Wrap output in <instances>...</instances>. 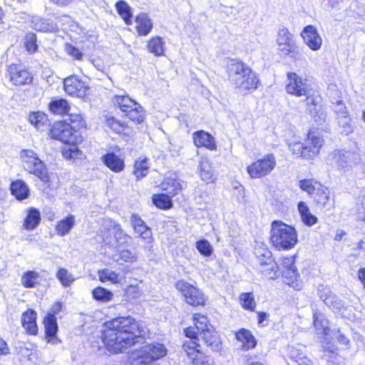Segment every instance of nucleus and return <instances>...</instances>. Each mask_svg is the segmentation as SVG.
I'll list each match as a JSON object with an SVG mask.
<instances>
[{"label": "nucleus", "instance_id": "nucleus-1", "mask_svg": "<svg viewBox=\"0 0 365 365\" xmlns=\"http://www.w3.org/2000/svg\"><path fill=\"white\" fill-rule=\"evenodd\" d=\"M105 325L106 329L103 332L102 339L107 349L119 353L131 349L128 352L133 365H153L155 361L167 353L164 345L159 343L137 347L144 343L148 334L143 322H138L130 316L119 317L107 322Z\"/></svg>", "mask_w": 365, "mask_h": 365}, {"label": "nucleus", "instance_id": "nucleus-2", "mask_svg": "<svg viewBox=\"0 0 365 365\" xmlns=\"http://www.w3.org/2000/svg\"><path fill=\"white\" fill-rule=\"evenodd\" d=\"M271 242L277 250H288L297 243V233L294 227L288 225L280 220L272 223Z\"/></svg>", "mask_w": 365, "mask_h": 365}, {"label": "nucleus", "instance_id": "nucleus-3", "mask_svg": "<svg viewBox=\"0 0 365 365\" xmlns=\"http://www.w3.org/2000/svg\"><path fill=\"white\" fill-rule=\"evenodd\" d=\"M21 157L23 161V166L26 170L35 175L45 183L49 182V176L45 164L33 150H22Z\"/></svg>", "mask_w": 365, "mask_h": 365}, {"label": "nucleus", "instance_id": "nucleus-4", "mask_svg": "<svg viewBox=\"0 0 365 365\" xmlns=\"http://www.w3.org/2000/svg\"><path fill=\"white\" fill-rule=\"evenodd\" d=\"M332 159L337 169L344 173L361 163L360 154L353 150H336L332 153Z\"/></svg>", "mask_w": 365, "mask_h": 365}, {"label": "nucleus", "instance_id": "nucleus-5", "mask_svg": "<svg viewBox=\"0 0 365 365\" xmlns=\"http://www.w3.org/2000/svg\"><path fill=\"white\" fill-rule=\"evenodd\" d=\"M276 165L275 157L273 154H267L263 158L252 163L247 168L252 178H260L269 175Z\"/></svg>", "mask_w": 365, "mask_h": 365}, {"label": "nucleus", "instance_id": "nucleus-6", "mask_svg": "<svg viewBox=\"0 0 365 365\" xmlns=\"http://www.w3.org/2000/svg\"><path fill=\"white\" fill-rule=\"evenodd\" d=\"M175 287L188 304L197 307L205 304V299L203 293L190 283L180 280L176 282Z\"/></svg>", "mask_w": 365, "mask_h": 365}, {"label": "nucleus", "instance_id": "nucleus-7", "mask_svg": "<svg viewBox=\"0 0 365 365\" xmlns=\"http://www.w3.org/2000/svg\"><path fill=\"white\" fill-rule=\"evenodd\" d=\"M7 71L11 82L15 86L29 85L32 83V74L21 65L11 64Z\"/></svg>", "mask_w": 365, "mask_h": 365}, {"label": "nucleus", "instance_id": "nucleus-8", "mask_svg": "<svg viewBox=\"0 0 365 365\" xmlns=\"http://www.w3.org/2000/svg\"><path fill=\"white\" fill-rule=\"evenodd\" d=\"M63 87L66 93L78 98L85 97L88 89L86 83L76 75L66 78L63 80Z\"/></svg>", "mask_w": 365, "mask_h": 365}, {"label": "nucleus", "instance_id": "nucleus-9", "mask_svg": "<svg viewBox=\"0 0 365 365\" xmlns=\"http://www.w3.org/2000/svg\"><path fill=\"white\" fill-rule=\"evenodd\" d=\"M289 83L286 86L288 93L296 96H307L308 93V85L306 80L298 76L296 73H288Z\"/></svg>", "mask_w": 365, "mask_h": 365}, {"label": "nucleus", "instance_id": "nucleus-10", "mask_svg": "<svg viewBox=\"0 0 365 365\" xmlns=\"http://www.w3.org/2000/svg\"><path fill=\"white\" fill-rule=\"evenodd\" d=\"M302 37L304 43L314 51H318L322 47V39L319 34L317 29L312 25L307 26L304 28Z\"/></svg>", "mask_w": 365, "mask_h": 365}, {"label": "nucleus", "instance_id": "nucleus-11", "mask_svg": "<svg viewBox=\"0 0 365 365\" xmlns=\"http://www.w3.org/2000/svg\"><path fill=\"white\" fill-rule=\"evenodd\" d=\"M237 81H231L240 92H245L251 90H256L259 80L257 75L250 68V73H242L239 76Z\"/></svg>", "mask_w": 365, "mask_h": 365}, {"label": "nucleus", "instance_id": "nucleus-12", "mask_svg": "<svg viewBox=\"0 0 365 365\" xmlns=\"http://www.w3.org/2000/svg\"><path fill=\"white\" fill-rule=\"evenodd\" d=\"M197 339L200 344L202 343L206 345L212 351L219 352L222 349L221 339L213 329L200 334Z\"/></svg>", "mask_w": 365, "mask_h": 365}, {"label": "nucleus", "instance_id": "nucleus-13", "mask_svg": "<svg viewBox=\"0 0 365 365\" xmlns=\"http://www.w3.org/2000/svg\"><path fill=\"white\" fill-rule=\"evenodd\" d=\"M277 43L279 49L282 53H285V50L290 51L292 48L296 44L294 35L285 28H281L277 33Z\"/></svg>", "mask_w": 365, "mask_h": 365}, {"label": "nucleus", "instance_id": "nucleus-14", "mask_svg": "<svg viewBox=\"0 0 365 365\" xmlns=\"http://www.w3.org/2000/svg\"><path fill=\"white\" fill-rule=\"evenodd\" d=\"M43 324L48 341L56 344L58 341L56 337L58 324L56 316H53V314H47L43 319Z\"/></svg>", "mask_w": 365, "mask_h": 365}, {"label": "nucleus", "instance_id": "nucleus-15", "mask_svg": "<svg viewBox=\"0 0 365 365\" xmlns=\"http://www.w3.org/2000/svg\"><path fill=\"white\" fill-rule=\"evenodd\" d=\"M185 333L187 337L190 339V341L185 342L182 349L186 355H193L195 349L201 348V344L199 343L197 337H200L199 332L196 330L195 327H188L185 329Z\"/></svg>", "mask_w": 365, "mask_h": 365}, {"label": "nucleus", "instance_id": "nucleus-16", "mask_svg": "<svg viewBox=\"0 0 365 365\" xmlns=\"http://www.w3.org/2000/svg\"><path fill=\"white\" fill-rule=\"evenodd\" d=\"M194 143L197 147H205L211 150L217 148L214 137L207 132L198 130L193 134Z\"/></svg>", "mask_w": 365, "mask_h": 365}, {"label": "nucleus", "instance_id": "nucleus-17", "mask_svg": "<svg viewBox=\"0 0 365 365\" xmlns=\"http://www.w3.org/2000/svg\"><path fill=\"white\" fill-rule=\"evenodd\" d=\"M250 73V67L242 61L232 59L227 66L230 81H237L242 73Z\"/></svg>", "mask_w": 365, "mask_h": 365}, {"label": "nucleus", "instance_id": "nucleus-18", "mask_svg": "<svg viewBox=\"0 0 365 365\" xmlns=\"http://www.w3.org/2000/svg\"><path fill=\"white\" fill-rule=\"evenodd\" d=\"M160 187L162 190L165 191L167 195L170 196L178 194L182 190L180 180L177 178L175 174H171L170 176L166 177L160 183Z\"/></svg>", "mask_w": 365, "mask_h": 365}, {"label": "nucleus", "instance_id": "nucleus-19", "mask_svg": "<svg viewBox=\"0 0 365 365\" xmlns=\"http://www.w3.org/2000/svg\"><path fill=\"white\" fill-rule=\"evenodd\" d=\"M103 163L110 170L115 173H120L124 170V160L115 155L114 153H108L101 157Z\"/></svg>", "mask_w": 365, "mask_h": 365}, {"label": "nucleus", "instance_id": "nucleus-20", "mask_svg": "<svg viewBox=\"0 0 365 365\" xmlns=\"http://www.w3.org/2000/svg\"><path fill=\"white\" fill-rule=\"evenodd\" d=\"M23 327L31 334H36L38 331L36 324V313L33 309H28L21 316Z\"/></svg>", "mask_w": 365, "mask_h": 365}, {"label": "nucleus", "instance_id": "nucleus-21", "mask_svg": "<svg viewBox=\"0 0 365 365\" xmlns=\"http://www.w3.org/2000/svg\"><path fill=\"white\" fill-rule=\"evenodd\" d=\"M31 26L34 29L42 32H53L58 29L57 24L53 21L38 16L33 18Z\"/></svg>", "mask_w": 365, "mask_h": 365}, {"label": "nucleus", "instance_id": "nucleus-22", "mask_svg": "<svg viewBox=\"0 0 365 365\" xmlns=\"http://www.w3.org/2000/svg\"><path fill=\"white\" fill-rule=\"evenodd\" d=\"M41 220L40 211L36 208L31 207L27 210L23 226L26 230H33L38 226Z\"/></svg>", "mask_w": 365, "mask_h": 365}, {"label": "nucleus", "instance_id": "nucleus-23", "mask_svg": "<svg viewBox=\"0 0 365 365\" xmlns=\"http://www.w3.org/2000/svg\"><path fill=\"white\" fill-rule=\"evenodd\" d=\"M136 30L140 36H147L153 29L152 20L145 13H141L135 17Z\"/></svg>", "mask_w": 365, "mask_h": 365}, {"label": "nucleus", "instance_id": "nucleus-24", "mask_svg": "<svg viewBox=\"0 0 365 365\" xmlns=\"http://www.w3.org/2000/svg\"><path fill=\"white\" fill-rule=\"evenodd\" d=\"M11 192L19 200H23L29 197V188L21 180L12 182L11 184Z\"/></svg>", "mask_w": 365, "mask_h": 365}, {"label": "nucleus", "instance_id": "nucleus-25", "mask_svg": "<svg viewBox=\"0 0 365 365\" xmlns=\"http://www.w3.org/2000/svg\"><path fill=\"white\" fill-rule=\"evenodd\" d=\"M236 339L242 343V347L249 350L255 347L257 341L251 331L245 329H241L235 333Z\"/></svg>", "mask_w": 365, "mask_h": 365}, {"label": "nucleus", "instance_id": "nucleus-26", "mask_svg": "<svg viewBox=\"0 0 365 365\" xmlns=\"http://www.w3.org/2000/svg\"><path fill=\"white\" fill-rule=\"evenodd\" d=\"M75 224V216L70 214L57 223L56 231L58 235L61 237L66 236L70 232Z\"/></svg>", "mask_w": 365, "mask_h": 365}, {"label": "nucleus", "instance_id": "nucleus-27", "mask_svg": "<svg viewBox=\"0 0 365 365\" xmlns=\"http://www.w3.org/2000/svg\"><path fill=\"white\" fill-rule=\"evenodd\" d=\"M130 222L135 232L139 234L143 238L147 239L150 237V231L145 222L137 215H133Z\"/></svg>", "mask_w": 365, "mask_h": 365}, {"label": "nucleus", "instance_id": "nucleus-28", "mask_svg": "<svg viewBox=\"0 0 365 365\" xmlns=\"http://www.w3.org/2000/svg\"><path fill=\"white\" fill-rule=\"evenodd\" d=\"M282 266L286 269L284 270L283 275L289 277L291 279H296L299 276L297 269L294 265V257L289 256L282 259Z\"/></svg>", "mask_w": 365, "mask_h": 365}, {"label": "nucleus", "instance_id": "nucleus-29", "mask_svg": "<svg viewBox=\"0 0 365 365\" xmlns=\"http://www.w3.org/2000/svg\"><path fill=\"white\" fill-rule=\"evenodd\" d=\"M148 51L156 56L164 55L165 42L160 36L151 38L147 44Z\"/></svg>", "mask_w": 365, "mask_h": 365}, {"label": "nucleus", "instance_id": "nucleus-30", "mask_svg": "<svg viewBox=\"0 0 365 365\" xmlns=\"http://www.w3.org/2000/svg\"><path fill=\"white\" fill-rule=\"evenodd\" d=\"M105 124L106 127L115 133L127 134L128 126L113 116L105 115Z\"/></svg>", "mask_w": 365, "mask_h": 365}, {"label": "nucleus", "instance_id": "nucleus-31", "mask_svg": "<svg viewBox=\"0 0 365 365\" xmlns=\"http://www.w3.org/2000/svg\"><path fill=\"white\" fill-rule=\"evenodd\" d=\"M297 207L302 220L306 225L312 226L317 223V217L310 212L305 202H299Z\"/></svg>", "mask_w": 365, "mask_h": 365}, {"label": "nucleus", "instance_id": "nucleus-32", "mask_svg": "<svg viewBox=\"0 0 365 365\" xmlns=\"http://www.w3.org/2000/svg\"><path fill=\"white\" fill-rule=\"evenodd\" d=\"M113 103L115 106L118 107L120 110L125 113L129 109H131L137 103L131 99L128 96H115L113 98Z\"/></svg>", "mask_w": 365, "mask_h": 365}, {"label": "nucleus", "instance_id": "nucleus-33", "mask_svg": "<svg viewBox=\"0 0 365 365\" xmlns=\"http://www.w3.org/2000/svg\"><path fill=\"white\" fill-rule=\"evenodd\" d=\"M316 186L317 189L314 191V193H313L312 197L317 204L325 206L329 200V190L327 187L322 185L319 182H316Z\"/></svg>", "mask_w": 365, "mask_h": 365}, {"label": "nucleus", "instance_id": "nucleus-34", "mask_svg": "<svg viewBox=\"0 0 365 365\" xmlns=\"http://www.w3.org/2000/svg\"><path fill=\"white\" fill-rule=\"evenodd\" d=\"M150 168L149 159L147 158H139L134 164L133 173L139 180L147 175Z\"/></svg>", "mask_w": 365, "mask_h": 365}, {"label": "nucleus", "instance_id": "nucleus-35", "mask_svg": "<svg viewBox=\"0 0 365 365\" xmlns=\"http://www.w3.org/2000/svg\"><path fill=\"white\" fill-rule=\"evenodd\" d=\"M50 110L58 115H63L68 112L70 106L68 102L63 98L53 100L49 103Z\"/></svg>", "mask_w": 365, "mask_h": 365}, {"label": "nucleus", "instance_id": "nucleus-36", "mask_svg": "<svg viewBox=\"0 0 365 365\" xmlns=\"http://www.w3.org/2000/svg\"><path fill=\"white\" fill-rule=\"evenodd\" d=\"M200 175L203 181L212 182L213 180V170L207 159H203L199 165Z\"/></svg>", "mask_w": 365, "mask_h": 365}, {"label": "nucleus", "instance_id": "nucleus-37", "mask_svg": "<svg viewBox=\"0 0 365 365\" xmlns=\"http://www.w3.org/2000/svg\"><path fill=\"white\" fill-rule=\"evenodd\" d=\"M200 349H195L193 355H187L192 361V365H211L212 359L210 356L205 355Z\"/></svg>", "mask_w": 365, "mask_h": 365}, {"label": "nucleus", "instance_id": "nucleus-38", "mask_svg": "<svg viewBox=\"0 0 365 365\" xmlns=\"http://www.w3.org/2000/svg\"><path fill=\"white\" fill-rule=\"evenodd\" d=\"M115 7L118 14L123 19L125 23L130 25L132 24V14L128 4L124 1H119L115 4Z\"/></svg>", "mask_w": 365, "mask_h": 365}, {"label": "nucleus", "instance_id": "nucleus-39", "mask_svg": "<svg viewBox=\"0 0 365 365\" xmlns=\"http://www.w3.org/2000/svg\"><path fill=\"white\" fill-rule=\"evenodd\" d=\"M172 196H169L167 194H158L153 196V204L163 210H168L173 207V202L171 200Z\"/></svg>", "mask_w": 365, "mask_h": 365}, {"label": "nucleus", "instance_id": "nucleus-40", "mask_svg": "<svg viewBox=\"0 0 365 365\" xmlns=\"http://www.w3.org/2000/svg\"><path fill=\"white\" fill-rule=\"evenodd\" d=\"M125 115L130 120L140 123L144 120V110L139 103H136L131 109H129Z\"/></svg>", "mask_w": 365, "mask_h": 365}, {"label": "nucleus", "instance_id": "nucleus-41", "mask_svg": "<svg viewBox=\"0 0 365 365\" xmlns=\"http://www.w3.org/2000/svg\"><path fill=\"white\" fill-rule=\"evenodd\" d=\"M29 120L37 129L43 130V127L47 125V116L41 112L32 113L29 115Z\"/></svg>", "mask_w": 365, "mask_h": 365}, {"label": "nucleus", "instance_id": "nucleus-42", "mask_svg": "<svg viewBox=\"0 0 365 365\" xmlns=\"http://www.w3.org/2000/svg\"><path fill=\"white\" fill-rule=\"evenodd\" d=\"M92 295L93 299L101 302L110 301L113 296L110 291L102 287H98L93 289Z\"/></svg>", "mask_w": 365, "mask_h": 365}, {"label": "nucleus", "instance_id": "nucleus-43", "mask_svg": "<svg viewBox=\"0 0 365 365\" xmlns=\"http://www.w3.org/2000/svg\"><path fill=\"white\" fill-rule=\"evenodd\" d=\"M194 322L196 330L200 334L212 329V327L208 324L207 318L201 314H197L194 317Z\"/></svg>", "mask_w": 365, "mask_h": 365}, {"label": "nucleus", "instance_id": "nucleus-44", "mask_svg": "<svg viewBox=\"0 0 365 365\" xmlns=\"http://www.w3.org/2000/svg\"><path fill=\"white\" fill-rule=\"evenodd\" d=\"M64 122H67L75 132L86 126V122L80 114H71Z\"/></svg>", "mask_w": 365, "mask_h": 365}, {"label": "nucleus", "instance_id": "nucleus-45", "mask_svg": "<svg viewBox=\"0 0 365 365\" xmlns=\"http://www.w3.org/2000/svg\"><path fill=\"white\" fill-rule=\"evenodd\" d=\"M98 277L99 279L102 282H105L106 281H110L113 283H119V276L118 274L110 269H103L98 271Z\"/></svg>", "mask_w": 365, "mask_h": 365}, {"label": "nucleus", "instance_id": "nucleus-46", "mask_svg": "<svg viewBox=\"0 0 365 365\" xmlns=\"http://www.w3.org/2000/svg\"><path fill=\"white\" fill-rule=\"evenodd\" d=\"M325 304L335 313L341 312L345 309L344 302L336 294L332 296Z\"/></svg>", "mask_w": 365, "mask_h": 365}, {"label": "nucleus", "instance_id": "nucleus-47", "mask_svg": "<svg viewBox=\"0 0 365 365\" xmlns=\"http://www.w3.org/2000/svg\"><path fill=\"white\" fill-rule=\"evenodd\" d=\"M56 277L64 287L70 286L75 279L73 276L65 268L58 269Z\"/></svg>", "mask_w": 365, "mask_h": 365}, {"label": "nucleus", "instance_id": "nucleus-48", "mask_svg": "<svg viewBox=\"0 0 365 365\" xmlns=\"http://www.w3.org/2000/svg\"><path fill=\"white\" fill-rule=\"evenodd\" d=\"M196 248L198 252L205 257H210L213 252L212 247L207 240H200L196 242Z\"/></svg>", "mask_w": 365, "mask_h": 365}, {"label": "nucleus", "instance_id": "nucleus-49", "mask_svg": "<svg viewBox=\"0 0 365 365\" xmlns=\"http://www.w3.org/2000/svg\"><path fill=\"white\" fill-rule=\"evenodd\" d=\"M284 55H291V57L295 61H300L302 63H306L305 53L303 49L299 48L297 44H295L293 48L290 49V51L285 50V53Z\"/></svg>", "mask_w": 365, "mask_h": 365}, {"label": "nucleus", "instance_id": "nucleus-50", "mask_svg": "<svg viewBox=\"0 0 365 365\" xmlns=\"http://www.w3.org/2000/svg\"><path fill=\"white\" fill-rule=\"evenodd\" d=\"M240 299L244 309L250 311L254 310L256 303L252 293H242L240 294Z\"/></svg>", "mask_w": 365, "mask_h": 365}, {"label": "nucleus", "instance_id": "nucleus-51", "mask_svg": "<svg viewBox=\"0 0 365 365\" xmlns=\"http://www.w3.org/2000/svg\"><path fill=\"white\" fill-rule=\"evenodd\" d=\"M38 277V274L34 271H28L21 278L22 284L27 288L34 287L36 284V280Z\"/></svg>", "mask_w": 365, "mask_h": 365}, {"label": "nucleus", "instance_id": "nucleus-52", "mask_svg": "<svg viewBox=\"0 0 365 365\" xmlns=\"http://www.w3.org/2000/svg\"><path fill=\"white\" fill-rule=\"evenodd\" d=\"M64 128H68L67 122H56L50 130V135L51 138L59 140L60 136L61 135Z\"/></svg>", "mask_w": 365, "mask_h": 365}, {"label": "nucleus", "instance_id": "nucleus-53", "mask_svg": "<svg viewBox=\"0 0 365 365\" xmlns=\"http://www.w3.org/2000/svg\"><path fill=\"white\" fill-rule=\"evenodd\" d=\"M339 118V124L341 128V133L347 135L351 133L354 130L353 126L351 124V118L349 115L341 116Z\"/></svg>", "mask_w": 365, "mask_h": 365}, {"label": "nucleus", "instance_id": "nucleus-54", "mask_svg": "<svg viewBox=\"0 0 365 365\" xmlns=\"http://www.w3.org/2000/svg\"><path fill=\"white\" fill-rule=\"evenodd\" d=\"M335 294L331 292L330 287L327 285L321 284L317 289V295L324 304Z\"/></svg>", "mask_w": 365, "mask_h": 365}, {"label": "nucleus", "instance_id": "nucleus-55", "mask_svg": "<svg viewBox=\"0 0 365 365\" xmlns=\"http://www.w3.org/2000/svg\"><path fill=\"white\" fill-rule=\"evenodd\" d=\"M36 36L34 33H29L25 36V46L30 53H34L37 51L38 45L36 44Z\"/></svg>", "mask_w": 365, "mask_h": 365}, {"label": "nucleus", "instance_id": "nucleus-56", "mask_svg": "<svg viewBox=\"0 0 365 365\" xmlns=\"http://www.w3.org/2000/svg\"><path fill=\"white\" fill-rule=\"evenodd\" d=\"M332 109L338 115L339 117L349 115L348 110L344 102L341 99L331 100Z\"/></svg>", "mask_w": 365, "mask_h": 365}, {"label": "nucleus", "instance_id": "nucleus-57", "mask_svg": "<svg viewBox=\"0 0 365 365\" xmlns=\"http://www.w3.org/2000/svg\"><path fill=\"white\" fill-rule=\"evenodd\" d=\"M316 182L310 179H304L302 180L299 182V187L307 192L309 195H312L314 193V191L317 189L316 186Z\"/></svg>", "mask_w": 365, "mask_h": 365}, {"label": "nucleus", "instance_id": "nucleus-58", "mask_svg": "<svg viewBox=\"0 0 365 365\" xmlns=\"http://www.w3.org/2000/svg\"><path fill=\"white\" fill-rule=\"evenodd\" d=\"M306 103L310 115H314V113H317V110L320 107L319 106V101L318 98L314 96L307 97Z\"/></svg>", "mask_w": 365, "mask_h": 365}, {"label": "nucleus", "instance_id": "nucleus-59", "mask_svg": "<svg viewBox=\"0 0 365 365\" xmlns=\"http://www.w3.org/2000/svg\"><path fill=\"white\" fill-rule=\"evenodd\" d=\"M74 130L68 125V128H64L59 140L65 143H71L74 140Z\"/></svg>", "mask_w": 365, "mask_h": 365}, {"label": "nucleus", "instance_id": "nucleus-60", "mask_svg": "<svg viewBox=\"0 0 365 365\" xmlns=\"http://www.w3.org/2000/svg\"><path fill=\"white\" fill-rule=\"evenodd\" d=\"M356 214L359 220L365 222V195L359 198L356 205Z\"/></svg>", "mask_w": 365, "mask_h": 365}, {"label": "nucleus", "instance_id": "nucleus-61", "mask_svg": "<svg viewBox=\"0 0 365 365\" xmlns=\"http://www.w3.org/2000/svg\"><path fill=\"white\" fill-rule=\"evenodd\" d=\"M314 319V325L316 329H326L328 326V322L326 319H324V316L321 314L314 313L313 315Z\"/></svg>", "mask_w": 365, "mask_h": 365}, {"label": "nucleus", "instance_id": "nucleus-62", "mask_svg": "<svg viewBox=\"0 0 365 365\" xmlns=\"http://www.w3.org/2000/svg\"><path fill=\"white\" fill-rule=\"evenodd\" d=\"M264 267H267L264 269H262L260 271L262 274L269 278V279H276L278 277L279 273L278 270V265L276 263V267L271 269V265H264Z\"/></svg>", "mask_w": 365, "mask_h": 365}, {"label": "nucleus", "instance_id": "nucleus-63", "mask_svg": "<svg viewBox=\"0 0 365 365\" xmlns=\"http://www.w3.org/2000/svg\"><path fill=\"white\" fill-rule=\"evenodd\" d=\"M257 259L262 267H264V265H271V269L276 267V262L274 261L270 251L269 255L264 254L261 257L257 258Z\"/></svg>", "mask_w": 365, "mask_h": 365}, {"label": "nucleus", "instance_id": "nucleus-64", "mask_svg": "<svg viewBox=\"0 0 365 365\" xmlns=\"http://www.w3.org/2000/svg\"><path fill=\"white\" fill-rule=\"evenodd\" d=\"M119 259L126 262H133L137 260V257L130 251L124 250L120 252Z\"/></svg>", "mask_w": 365, "mask_h": 365}]
</instances>
